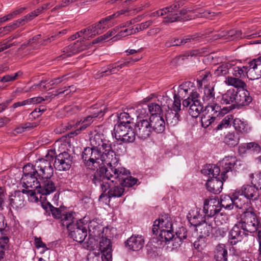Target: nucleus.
I'll return each instance as SVG.
<instances>
[{
  "instance_id": "obj_40",
  "label": "nucleus",
  "mask_w": 261,
  "mask_h": 261,
  "mask_svg": "<svg viewBox=\"0 0 261 261\" xmlns=\"http://www.w3.org/2000/svg\"><path fill=\"white\" fill-rule=\"evenodd\" d=\"M203 107L200 101H194L188 109V112L192 117H197L203 111Z\"/></svg>"
},
{
  "instance_id": "obj_54",
  "label": "nucleus",
  "mask_w": 261,
  "mask_h": 261,
  "mask_svg": "<svg viewBox=\"0 0 261 261\" xmlns=\"http://www.w3.org/2000/svg\"><path fill=\"white\" fill-rule=\"evenodd\" d=\"M242 33L241 30L232 29L226 33V35L224 36H226V38L230 40H233L234 39H241L244 37L242 36Z\"/></svg>"
},
{
  "instance_id": "obj_34",
  "label": "nucleus",
  "mask_w": 261,
  "mask_h": 261,
  "mask_svg": "<svg viewBox=\"0 0 261 261\" xmlns=\"http://www.w3.org/2000/svg\"><path fill=\"white\" fill-rule=\"evenodd\" d=\"M196 227V231L199 233V238L200 239H204L209 236L213 230L212 225L211 223L208 224L205 220Z\"/></svg>"
},
{
  "instance_id": "obj_52",
  "label": "nucleus",
  "mask_w": 261,
  "mask_h": 261,
  "mask_svg": "<svg viewBox=\"0 0 261 261\" xmlns=\"http://www.w3.org/2000/svg\"><path fill=\"white\" fill-rule=\"evenodd\" d=\"M228 228L227 227H213L212 233L215 238H222L225 236Z\"/></svg>"
},
{
  "instance_id": "obj_13",
  "label": "nucleus",
  "mask_w": 261,
  "mask_h": 261,
  "mask_svg": "<svg viewBox=\"0 0 261 261\" xmlns=\"http://www.w3.org/2000/svg\"><path fill=\"white\" fill-rule=\"evenodd\" d=\"M72 160V156L68 152L64 151L56 156L54 166L60 171L69 170L73 163Z\"/></svg>"
},
{
  "instance_id": "obj_48",
  "label": "nucleus",
  "mask_w": 261,
  "mask_h": 261,
  "mask_svg": "<svg viewBox=\"0 0 261 261\" xmlns=\"http://www.w3.org/2000/svg\"><path fill=\"white\" fill-rule=\"evenodd\" d=\"M21 192L22 194H26L28 200L33 202H37L39 199L41 198L42 195L38 194L36 190H28L25 188L21 190Z\"/></svg>"
},
{
  "instance_id": "obj_42",
  "label": "nucleus",
  "mask_w": 261,
  "mask_h": 261,
  "mask_svg": "<svg viewBox=\"0 0 261 261\" xmlns=\"http://www.w3.org/2000/svg\"><path fill=\"white\" fill-rule=\"evenodd\" d=\"M159 237L162 242H165L166 243L170 241L174 242L175 235L173 234V228L169 229H161Z\"/></svg>"
},
{
  "instance_id": "obj_33",
  "label": "nucleus",
  "mask_w": 261,
  "mask_h": 261,
  "mask_svg": "<svg viewBox=\"0 0 261 261\" xmlns=\"http://www.w3.org/2000/svg\"><path fill=\"white\" fill-rule=\"evenodd\" d=\"M175 236L174 242L172 244V246L175 248L179 246L182 240L184 239L188 238V240L191 241V237L189 234H188L187 228L185 227L181 226L179 227L175 232Z\"/></svg>"
},
{
  "instance_id": "obj_16",
  "label": "nucleus",
  "mask_w": 261,
  "mask_h": 261,
  "mask_svg": "<svg viewBox=\"0 0 261 261\" xmlns=\"http://www.w3.org/2000/svg\"><path fill=\"white\" fill-rule=\"evenodd\" d=\"M249 220L246 223V230L250 231V233H257V240L261 239V218L255 211V217L250 215Z\"/></svg>"
},
{
  "instance_id": "obj_35",
  "label": "nucleus",
  "mask_w": 261,
  "mask_h": 261,
  "mask_svg": "<svg viewBox=\"0 0 261 261\" xmlns=\"http://www.w3.org/2000/svg\"><path fill=\"white\" fill-rule=\"evenodd\" d=\"M227 250L224 244H219L216 246L214 251V258L217 261H227Z\"/></svg>"
},
{
  "instance_id": "obj_45",
  "label": "nucleus",
  "mask_w": 261,
  "mask_h": 261,
  "mask_svg": "<svg viewBox=\"0 0 261 261\" xmlns=\"http://www.w3.org/2000/svg\"><path fill=\"white\" fill-rule=\"evenodd\" d=\"M117 121L115 124L120 125H131L133 124V118L129 114L126 112L117 113Z\"/></svg>"
},
{
  "instance_id": "obj_5",
  "label": "nucleus",
  "mask_w": 261,
  "mask_h": 261,
  "mask_svg": "<svg viewBox=\"0 0 261 261\" xmlns=\"http://www.w3.org/2000/svg\"><path fill=\"white\" fill-rule=\"evenodd\" d=\"M116 163L112 162H108L107 163L108 167L102 166L97 169L91 176L92 183L95 186H98L105 179L111 180L113 182L114 176L113 174L116 172V168H115Z\"/></svg>"
},
{
  "instance_id": "obj_57",
  "label": "nucleus",
  "mask_w": 261,
  "mask_h": 261,
  "mask_svg": "<svg viewBox=\"0 0 261 261\" xmlns=\"http://www.w3.org/2000/svg\"><path fill=\"white\" fill-rule=\"evenodd\" d=\"M124 136H125L121 142L124 143L134 142L135 141L136 136H137L136 134V131L134 130V128H133L132 126V128H130L128 132L126 133V135Z\"/></svg>"
},
{
  "instance_id": "obj_19",
  "label": "nucleus",
  "mask_w": 261,
  "mask_h": 261,
  "mask_svg": "<svg viewBox=\"0 0 261 261\" xmlns=\"http://www.w3.org/2000/svg\"><path fill=\"white\" fill-rule=\"evenodd\" d=\"M224 181L225 180L222 179L221 176L208 179L205 184L206 189L214 194H218L222 190Z\"/></svg>"
},
{
  "instance_id": "obj_22",
  "label": "nucleus",
  "mask_w": 261,
  "mask_h": 261,
  "mask_svg": "<svg viewBox=\"0 0 261 261\" xmlns=\"http://www.w3.org/2000/svg\"><path fill=\"white\" fill-rule=\"evenodd\" d=\"M236 103L239 106H248L252 101V97L246 88L236 91Z\"/></svg>"
},
{
  "instance_id": "obj_47",
  "label": "nucleus",
  "mask_w": 261,
  "mask_h": 261,
  "mask_svg": "<svg viewBox=\"0 0 261 261\" xmlns=\"http://www.w3.org/2000/svg\"><path fill=\"white\" fill-rule=\"evenodd\" d=\"M105 29V26L99 23V21L97 23L92 24L87 28L88 32L87 35L92 37L97 34L101 33L102 31Z\"/></svg>"
},
{
  "instance_id": "obj_23",
  "label": "nucleus",
  "mask_w": 261,
  "mask_h": 261,
  "mask_svg": "<svg viewBox=\"0 0 261 261\" xmlns=\"http://www.w3.org/2000/svg\"><path fill=\"white\" fill-rule=\"evenodd\" d=\"M152 132L153 130L158 134L163 133L165 129V122L161 115L150 116L149 120Z\"/></svg>"
},
{
  "instance_id": "obj_43",
  "label": "nucleus",
  "mask_w": 261,
  "mask_h": 261,
  "mask_svg": "<svg viewBox=\"0 0 261 261\" xmlns=\"http://www.w3.org/2000/svg\"><path fill=\"white\" fill-rule=\"evenodd\" d=\"M240 141V135L238 132L228 133L225 137V142L229 146L234 147L237 145Z\"/></svg>"
},
{
  "instance_id": "obj_37",
  "label": "nucleus",
  "mask_w": 261,
  "mask_h": 261,
  "mask_svg": "<svg viewBox=\"0 0 261 261\" xmlns=\"http://www.w3.org/2000/svg\"><path fill=\"white\" fill-rule=\"evenodd\" d=\"M74 219L72 213L64 211L62 214L61 218L59 219L61 226L66 227L67 230L74 223Z\"/></svg>"
},
{
  "instance_id": "obj_26",
  "label": "nucleus",
  "mask_w": 261,
  "mask_h": 261,
  "mask_svg": "<svg viewBox=\"0 0 261 261\" xmlns=\"http://www.w3.org/2000/svg\"><path fill=\"white\" fill-rule=\"evenodd\" d=\"M99 248L105 258L107 261H112V245L110 240L106 237H103L102 236L101 240L99 242Z\"/></svg>"
},
{
  "instance_id": "obj_64",
  "label": "nucleus",
  "mask_w": 261,
  "mask_h": 261,
  "mask_svg": "<svg viewBox=\"0 0 261 261\" xmlns=\"http://www.w3.org/2000/svg\"><path fill=\"white\" fill-rule=\"evenodd\" d=\"M42 10L40 8V7L37 8V9L35 10L34 11L31 12L29 14L24 16L22 19L20 21H29L30 20H32L33 18L37 16L38 15H39L40 13H42Z\"/></svg>"
},
{
  "instance_id": "obj_6",
  "label": "nucleus",
  "mask_w": 261,
  "mask_h": 261,
  "mask_svg": "<svg viewBox=\"0 0 261 261\" xmlns=\"http://www.w3.org/2000/svg\"><path fill=\"white\" fill-rule=\"evenodd\" d=\"M88 229V238L84 242V247L87 249H93L96 241L103 236L104 227L97 219H93L87 225Z\"/></svg>"
},
{
  "instance_id": "obj_2",
  "label": "nucleus",
  "mask_w": 261,
  "mask_h": 261,
  "mask_svg": "<svg viewBox=\"0 0 261 261\" xmlns=\"http://www.w3.org/2000/svg\"><path fill=\"white\" fill-rule=\"evenodd\" d=\"M109 151H103L101 150L95 149L93 147H87L84 148L82 152V159L86 166H90L100 160L102 162L108 163V162L117 163L119 158L116 154H112L108 153Z\"/></svg>"
},
{
  "instance_id": "obj_8",
  "label": "nucleus",
  "mask_w": 261,
  "mask_h": 261,
  "mask_svg": "<svg viewBox=\"0 0 261 261\" xmlns=\"http://www.w3.org/2000/svg\"><path fill=\"white\" fill-rule=\"evenodd\" d=\"M69 236L78 243H84L88 234L87 224L83 219L76 221L68 229Z\"/></svg>"
},
{
  "instance_id": "obj_44",
  "label": "nucleus",
  "mask_w": 261,
  "mask_h": 261,
  "mask_svg": "<svg viewBox=\"0 0 261 261\" xmlns=\"http://www.w3.org/2000/svg\"><path fill=\"white\" fill-rule=\"evenodd\" d=\"M124 193V187L114 186L111 187L108 192V198H119L122 196Z\"/></svg>"
},
{
  "instance_id": "obj_38",
  "label": "nucleus",
  "mask_w": 261,
  "mask_h": 261,
  "mask_svg": "<svg viewBox=\"0 0 261 261\" xmlns=\"http://www.w3.org/2000/svg\"><path fill=\"white\" fill-rule=\"evenodd\" d=\"M236 91L234 89L228 90L221 96L220 102L222 105H229L236 102Z\"/></svg>"
},
{
  "instance_id": "obj_27",
  "label": "nucleus",
  "mask_w": 261,
  "mask_h": 261,
  "mask_svg": "<svg viewBox=\"0 0 261 261\" xmlns=\"http://www.w3.org/2000/svg\"><path fill=\"white\" fill-rule=\"evenodd\" d=\"M236 199H232L227 195H221L219 199V205L221 209L223 207L226 210H232L235 206L237 208H242V206L239 205L235 202Z\"/></svg>"
},
{
  "instance_id": "obj_39",
  "label": "nucleus",
  "mask_w": 261,
  "mask_h": 261,
  "mask_svg": "<svg viewBox=\"0 0 261 261\" xmlns=\"http://www.w3.org/2000/svg\"><path fill=\"white\" fill-rule=\"evenodd\" d=\"M80 45L79 41H76L73 44H71L66 47L63 50L64 54L60 57L64 58L70 57L72 55L79 53V46Z\"/></svg>"
},
{
  "instance_id": "obj_53",
  "label": "nucleus",
  "mask_w": 261,
  "mask_h": 261,
  "mask_svg": "<svg viewBox=\"0 0 261 261\" xmlns=\"http://www.w3.org/2000/svg\"><path fill=\"white\" fill-rule=\"evenodd\" d=\"M187 217L190 224L195 227H196L200 223L203 222L202 215L197 214V212H196V215H192L191 213H189Z\"/></svg>"
},
{
  "instance_id": "obj_9",
  "label": "nucleus",
  "mask_w": 261,
  "mask_h": 261,
  "mask_svg": "<svg viewBox=\"0 0 261 261\" xmlns=\"http://www.w3.org/2000/svg\"><path fill=\"white\" fill-rule=\"evenodd\" d=\"M103 135L102 134L97 133L90 139V145L91 147L95 149L101 150L103 151H109L112 154H116L113 149L112 145L109 140L104 139Z\"/></svg>"
},
{
  "instance_id": "obj_46",
  "label": "nucleus",
  "mask_w": 261,
  "mask_h": 261,
  "mask_svg": "<svg viewBox=\"0 0 261 261\" xmlns=\"http://www.w3.org/2000/svg\"><path fill=\"white\" fill-rule=\"evenodd\" d=\"M240 78L228 76L226 80V83L228 85L232 86L235 88H241L242 89L247 88V86L246 84L243 81L240 79Z\"/></svg>"
},
{
  "instance_id": "obj_25",
  "label": "nucleus",
  "mask_w": 261,
  "mask_h": 261,
  "mask_svg": "<svg viewBox=\"0 0 261 261\" xmlns=\"http://www.w3.org/2000/svg\"><path fill=\"white\" fill-rule=\"evenodd\" d=\"M144 240L142 236L133 235L125 242V246L133 251H138L144 246Z\"/></svg>"
},
{
  "instance_id": "obj_32",
  "label": "nucleus",
  "mask_w": 261,
  "mask_h": 261,
  "mask_svg": "<svg viewBox=\"0 0 261 261\" xmlns=\"http://www.w3.org/2000/svg\"><path fill=\"white\" fill-rule=\"evenodd\" d=\"M132 126L131 125H120L115 124L114 127V134L113 136L115 139L120 142H122L124 135H126L130 128H132Z\"/></svg>"
},
{
  "instance_id": "obj_61",
  "label": "nucleus",
  "mask_w": 261,
  "mask_h": 261,
  "mask_svg": "<svg viewBox=\"0 0 261 261\" xmlns=\"http://www.w3.org/2000/svg\"><path fill=\"white\" fill-rule=\"evenodd\" d=\"M232 119L233 116L232 115H228L225 117L217 126L216 129L219 130L223 128L227 127L230 125V121L232 120Z\"/></svg>"
},
{
  "instance_id": "obj_36",
  "label": "nucleus",
  "mask_w": 261,
  "mask_h": 261,
  "mask_svg": "<svg viewBox=\"0 0 261 261\" xmlns=\"http://www.w3.org/2000/svg\"><path fill=\"white\" fill-rule=\"evenodd\" d=\"M201 172L204 175H212L211 178L214 177H218L220 176V173L221 172L220 168L215 165L208 164L203 166Z\"/></svg>"
},
{
  "instance_id": "obj_31",
  "label": "nucleus",
  "mask_w": 261,
  "mask_h": 261,
  "mask_svg": "<svg viewBox=\"0 0 261 261\" xmlns=\"http://www.w3.org/2000/svg\"><path fill=\"white\" fill-rule=\"evenodd\" d=\"M21 191L15 190L13 194L10 196V204L16 208H20L24 206V198Z\"/></svg>"
},
{
  "instance_id": "obj_55",
  "label": "nucleus",
  "mask_w": 261,
  "mask_h": 261,
  "mask_svg": "<svg viewBox=\"0 0 261 261\" xmlns=\"http://www.w3.org/2000/svg\"><path fill=\"white\" fill-rule=\"evenodd\" d=\"M228 216L224 212H220L215 215L214 221L216 225H223L228 220Z\"/></svg>"
},
{
  "instance_id": "obj_21",
  "label": "nucleus",
  "mask_w": 261,
  "mask_h": 261,
  "mask_svg": "<svg viewBox=\"0 0 261 261\" xmlns=\"http://www.w3.org/2000/svg\"><path fill=\"white\" fill-rule=\"evenodd\" d=\"M249 69L246 73L248 78H260L261 60L259 58L255 59L249 63Z\"/></svg>"
},
{
  "instance_id": "obj_56",
  "label": "nucleus",
  "mask_w": 261,
  "mask_h": 261,
  "mask_svg": "<svg viewBox=\"0 0 261 261\" xmlns=\"http://www.w3.org/2000/svg\"><path fill=\"white\" fill-rule=\"evenodd\" d=\"M250 82L249 83L250 89L252 91H259L261 90V79L260 78H249Z\"/></svg>"
},
{
  "instance_id": "obj_12",
  "label": "nucleus",
  "mask_w": 261,
  "mask_h": 261,
  "mask_svg": "<svg viewBox=\"0 0 261 261\" xmlns=\"http://www.w3.org/2000/svg\"><path fill=\"white\" fill-rule=\"evenodd\" d=\"M194 83L187 81L183 82L178 88V91H174L173 94L174 105L176 110H181V100L188 97L190 92L191 88L194 87Z\"/></svg>"
},
{
  "instance_id": "obj_20",
  "label": "nucleus",
  "mask_w": 261,
  "mask_h": 261,
  "mask_svg": "<svg viewBox=\"0 0 261 261\" xmlns=\"http://www.w3.org/2000/svg\"><path fill=\"white\" fill-rule=\"evenodd\" d=\"M239 192H241V195L252 201H256L260 197L259 190L254 186L244 185Z\"/></svg>"
},
{
  "instance_id": "obj_4",
  "label": "nucleus",
  "mask_w": 261,
  "mask_h": 261,
  "mask_svg": "<svg viewBox=\"0 0 261 261\" xmlns=\"http://www.w3.org/2000/svg\"><path fill=\"white\" fill-rule=\"evenodd\" d=\"M182 6V3L179 1L175 2L173 4L168 7L165 8L166 14H169L164 18L163 23H172L177 21L188 20L186 16L188 12L192 11L190 9H178Z\"/></svg>"
},
{
  "instance_id": "obj_49",
  "label": "nucleus",
  "mask_w": 261,
  "mask_h": 261,
  "mask_svg": "<svg viewBox=\"0 0 261 261\" xmlns=\"http://www.w3.org/2000/svg\"><path fill=\"white\" fill-rule=\"evenodd\" d=\"M231 67L229 63H222L215 70L214 74L217 76L225 75L228 73V70Z\"/></svg>"
},
{
  "instance_id": "obj_7",
  "label": "nucleus",
  "mask_w": 261,
  "mask_h": 261,
  "mask_svg": "<svg viewBox=\"0 0 261 261\" xmlns=\"http://www.w3.org/2000/svg\"><path fill=\"white\" fill-rule=\"evenodd\" d=\"M116 172L113 175L114 180L117 179L122 187L130 188L137 184L138 179L133 177L130 172L125 168L118 166V162L115 164Z\"/></svg>"
},
{
  "instance_id": "obj_63",
  "label": "nucleus",
  "mask_w": 261,
  "mask_h": 261,
  "mask_svg": "<svg viewBox=\"0 0 261 261\" xmlns=\"http://www.w3.org/2000/svg\"><path fill=\"white\" fill-rule=\"evenodd\" d=\"M22 75V72L20 71H19L16 73H15L13 75H9L7 74L3 77H2L1 80L0 82L5 83V82H8L11 81H14L16 80L18 76H21Z\"/></svg>"
},
{
  "instance_id": "obj_10",
  "label": "nucleus",
  "mask_w": 261,
  "mask_h": 261,
  "mask_svg": "<svg viewBox=\"0 0 261 261\" xmlns=\"http://www.w3.org/2000/svg\"><path fill=\"white\" fill-rule=\"evenodd\" d=\"M54 160V156L48 153L46 155L45 158L37 160L33 165L35 166L37 169L40 171L42 176H53L54 169L51 163Z\"/></svg>"
},
{
  "instance_id": "obj_62",
  "label": "nucleus",
  "mask_w": 261,
  "mask_h": 261,
  "mask_svg": "<svg viewBox=\"0 0 261 261\" xmlns=\"http://www.w3.org/2000/svg\"><path fill=\"white\" fill-rule=\"evenodd\" d=\"M214 117L203 113L201 118V125L203 127L207 128L214 121Z\"/></svg>"
},
{
  "instance_id": "obj_3",
  "label": "nucleus",
  "mask_w": 261,
  "mask_h": 261,
  "mask_svg": "<svg viewBox=\"0 0 261 261\" xmlns=\"http://www.w3.org/2000/svg\"><path fill=\"white\" fill-rule=\"evenodd\" d=\"M23 175L21 177L22 186L23 188H36L43 177L40 171L37 169L33 164L29 163L23 167Z\"/></svg>"
},
{
  "instance_id": "obj_29",
  "label": "nucleus",
  "mask_w": 261,
  "mask_h": 261,
  "mask_svg": "<svg viewBox=\"0 0 261 261\" xmlns=\"http://www.w3.org/2000/svg\"><path fill=\"white\" fill-rule=\"evenodd\" d=\"M42 206L45 210L46 213L48 214V215L50 216L51 214L54 219L57 220H59L61 218L62 214L65 209L64 206H60L58 208L55 207L49 202L46 203H42Z\"/></svg>"
},
{
  "instance_id": "obj_51",
  "label": "nucleus",
  "mask_w": 261,
  "mask_h": 261,
  "mask_svg": "<svg viewBox=\"0 0 261 261\" xmlns=\"http://www.w3.org/2000/svg\"><path fill=\"white\" fill-rule=\"evenodd\" d=\"M22 19V18L17 20L15 22H14L13 24H12L10 25L6 26L3 28H0V34L3 33V32H4L3 34H4L5 33H7V32H10L12 30H14L15 28L19 27L20 25H22L28 22V21H20Z\"/></svg>"
},
{
  "instance_id": "obj_14",
  "label": "nucleus",
  "mask_w": 261,
  "mask_h": 261,
  "mask_svg": "<svg viewBox=\"0 0 261 261\" xmlns=\"http://www.w3.org/2000/svg\"><path fill=\"white\" fill-rule=\"evenodd\" d=\"M134 126L137 136L143 140L149 138L152 132L149 121L146 119L138 120Z\"/></svg>"
},
{
  "instance_id": "obj_1",
  "label": "nucleus",
  "mask_w": 261,
  "mask_h": 261,
  "mask_svg": "<svg viewBox=\"0 0 261 261\" xmlns=\"http://www.w3.org/2000/svg\"><path fill=\"white\" fill-rule=\"evenodd\" d=\"M254 208L250 207L241 215L240 221L235 224L230 230L228 234V242L231 245H234L241 242L244 237H247L250 231L246 230L245 225L247 220H249L250 215L255 217Z\"/></svg>"
},
{
  "instance_id": "obj_17",
  "label": "nucleus",
  "mask_w": 261,
  "mask_h": 261,
  "mask_svg": "<svg viewBox=\"0 0 261 261\" xmlns=\"http://www.w3.org/2000/svg\"><path fill=\"white\" fill-rule=\"evenodd\" d=\"M237 162V158L234 156H225L220 162L221 172L220 176L222 179L226 180L227 178V176L226 175V173L229 171H232L234 166L236 165Z\"/></svg>"
},
{
  "instance_id": "obj_60",
  "label": "nucleus",
  "mask_w": 261,
  "mask_h": 261,
  "mask_svg": "<svg viewBox=\"0 0 261 261\" xmlns=\"http://www.w3.org/2000/svg\"><path fill=\"white\" fill-rule=\"evenodd\" d=\"M233 124V126L237 131L241 133L247 131L246 124L245 122L242 121L240 119L236 118L234 119Z\"/></svg>"
},
{
  "instance_id": "obj_11",
  "label": "nucleus",
  "mask_w": 261,
  "mask_h": 261,
  "mask_svg": "<svg viewBox=\"0 0 261 261\" xmlns=\"http://www.w3.org/2000/svg\"><path fill=\"white\" fill-rule=\"evenodd\" d=\"M53 176H43L41 178L36 189L38 194L42 195H47L57 190V184L53 178Z\"/></svg>"
},
{
  "instance_id": "obj_59",
  "label": "nucleus",
  "mask_w": 261,
  "mask_h": 261,
  "mask_svg": "<svg viewBox=\"0 0 261 261\" xmlns=\"http://www.w3.org/2000/svg\"><path fill=\"white\" fill-rule=\"evenodd\" d=\"M149 112L151 115H161L163 111L161 106L155 103H151L148 106Z\"/></svg>"
},
{
  "instance_id": "obj_15",
  "label": "nucleus",
  "mask_w": 261,
  "mask_h": 261,
  "mask_svg": "<svg viewBox=\"0 0 261 261\" xmlns=\"http://www.w3.org/2000/svg\"><path fill=\"white\" fill-rule=\"evenodd\" d=\"M219 199L217 196L214 198L205 199L204 201L203 211L207 216L212 217L221 212Z\"/></svg>"
},
{
  "instance_id": "obj_28",
  "label": "nucleus",
  "mask_w": 261,
  "mask_h": 261,
  "mask_svg": "<svg viewBox=\"0 0 261 261\" xmlns=\"http://www.w3.org/2000/svg\"><path fill=\"white\" fill-rule=\"evenodd\" d=\"M198 37L196 35H189L185 37L182 39L173 38L167 41L165 43V46L166 47H170L171 46H180L186 44L189 42H192L197 40Z\"/></svg>"
},
{
  "instance_id": "obj_18",
  "label": "nucleus",
  "mask_w": 261,
  "mask_h": 261,
  "mask_svg": "<svg viewBox=\"0 0 261 261\" xmlns=\"http://www.w3.org/2000/svg\"><path fill=\"white\" fill-rule=\"evenodd\" d=\"M228 107H223L221 108V106H220L217 103H211L208 104L206 106H205L204 110L202 111V113L210 115L211 116H214V119L216 118L217 117L223 115L224 114L228 113L231 109H230Z\"/></svg>"
},
{
  "instance_id": "obj_30",
  "label": "nucleus",
  "mask_w": 261,
  "mask_h": 261,
  "mask_svg": "<svg viewBox=\"0 0 261 261\" xmlns=\"http://www.w3.org/2000/svg\"><path fill=\"white\" fill-rule=\"evenodd\" d=\"M130 61H125L120 64L119 63H115L114 64H110L108 66L107 69L103 70L102 69V71H100L98 75L100 77H103L104 75H108L116 73L120 69L126 66L129 63Z\"/></svg>"
},
{
  "instance_id": "obj_50",
  "label": "nucleus",
  "mask_w": 261,
  "mask_h": 261,
  "mask_svg": "<svg viewBox=\"0 0 261 261\" xmlns=\"http://www.w3.org/2000/svg\"><path fill=\"white\" fill-rule=\"evenodd\" d=\"M103 115L104 113L101 109L97 110L93 113H91V114L85 117L83 121H84V123L88 124L89 126L93 122L95 118H100L103 116Z\"/></svg>"
},
{
  "instance_id": "obj_58",
  "label": "nucleus",
  "mask_w": 261,
  "mask_h": 261,
  "mask_svg": "<svg viewBox=\"0 0 261 261\" xmlns=\"http://www.w3.org/2000/svg\"><path fill=\"white\" fill-rule=\"evenodd\" d=\"M126 12H127L126 10H121L119 11H117V12L113 13V14L109 15L108 16H107L106 17L101 19L99 21V23L101 24L102 25L105 26L106 25L108 22H109L110 20L115 19L118 17L119 15L122 14H124Z\"/></svg>"
},
{
  "instance_id": "obj_24",
  "label": "nucleus",
  "mask_w": 261,
  "mask_h": 261,
  "mask_svg": "<svg viewBox=\"0 0 261 261\" xmlns=\"http://www.w3.org/2000/svg\"><path fill=\"white\" fill-rule=\"evenodd\" d=\"M168 110L165 114V118L167 125L174 126L176 125L179 121L180 115L178 112L180 110H176L174 108V103H173L171 108L168 106Z\"/></svg>"
},
{
  "instance_id": "obj_41",
  "label": "nucleus",
  "mask_w": 261,
  "mask_h": 261,
  "mask_svg": "<svg viewBox=\"0 0 261 261\" xmlns=\"http://www.w3.org/2000/svg\"><path fill=\"white\" fill-rule=\"evenodd\" d=\"M156 220L158 221V225H159L161 229L172 228V223L170 217L168 216V214L161 216Z\"/></svg>"
}]
</instances>
